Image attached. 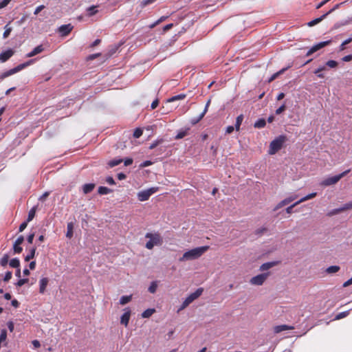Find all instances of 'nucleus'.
<instances>
[{"label": "nucleus", "instance_id": "473e14b6", "mask_svg": "<svg viewBox=\"0 0 352 352\" xmlns=\"http://www.w3.org/2000/svg\"><path fill=\"white\" fill-rule=\"evenodd\" d=\"M122 161L123 160L122 159H118V160L114 159V160L109 161L108 162V165L109 167L113 168L114 166L119 165L121 162H122Z\"/></svg>", "mask_w": 352, "mask_h": 352}, {"label": "nucleus", "instance_id": "412c9836", "mask_svg": "<svg viewBox=\"0 0 352 352\" xmlns=\"http://www.w3.org/2000/svg\"><path fill=\"white\" fill-rule=\"evenodd\" d=\"M155 312V309H147L142 314V317L144 318H148L151 317Z\"/></svg>", "mask_w": 352, "mask_h": 352}, {"label": "nucleus", "instance_id": "c03bdc74", "mask_svg": "<svg viewBox=\"0 0 352 352\" xmlns=\"http://www.w3.org/2000/svg\"><path fill=\"white\" fill-rule=\"evenodd\" d=\"M6 30L3 32V36L4 38H6L10 35V32H12V28L10 27H8V25L5 27Z\"/></svg>", "mask_w": 352, "mask_h": 352}, {"label": "nucleus", "instance_id": "49530a36", "mask_svg": "<svg viewBox=\"0 0 352 352\" xmlns=\"http://www.w3.org/2000/svg\"><path fill=\"white\" fill-rule=\"evenodd\" d=\"M28 278H22V279H19L17 283H16V286L18 287H21L23 286V285H25V283H27L28 282Z\"/></svg>", "mask_w": 352, "mask_h": 352}, {"label": "nucleus", "instance_id": "ea45409f", "mask_svg": "<svg viewBox=\"0 0 352 352\" xmlns=\"http://www.w3.org/2000/svg\"><path fill=\"white\" fill-rule=\"evenodd\" d=\"M163 140L162 139H160V140H157L155 141H154L150 146H149V149L152 150L153 148H155V147H157L159 144H160L161 143L163 142Z\"/></svg>", "mask_w": 352, "mask_h": 352}, {"label": "nucleus", "instance_id": "864d4df0", "mask_svg": "<svg viewBox=\"0 0 352 352\" xmlns=\"http://www.w3.org/2000/svg\"><path fill=\"white\" fill-rule=\"evenodd\" d=\"M156 0H143L141 2L142 7H145L149 4L154 3Z\"/></svg>", "mask_w": 352, "mask_h": 352}, {"label": "nucleus", "instance_id": "2f4dec72", "mask_svg": "<svg viewBox=\"0 0 352 352\" xmlns=\"http://www.w3.org/2000/svg\"><path fill=\"white\" fill-rule=\"evenodd\" d=\"M9 265L10 267L14 268H19L20 267V261L18 258H12L10 263Z\"/></svg>", "mask_w": 352, "mask_h": 352}, {"label": "nucleus", "instance_id": "338daca9", "mask_svg": "<svg viewBox=\"0 0 352 352\" xmlns=\"http://www.w3.org/2000/svg\"><path fill=\"white\" fill-rule=\"evenodd\" d=\"M267 232V228H259V229H257L255 232V233L256 234H262L263 233Z\"/></svg>", "mask_w": 352, "mask_h": 352}, {"label": "nucleus", "instance_id": "20e7f679", "mask_svg": "<svg viewBox=\"0 0 352 352\" xmlns=\"http://www.w3.org/2000/svg\"><path fill=\"white\" fill-rule=\"evenodd\" d=\"M33 62L32 60H30L24 63H22V64H20L19 65H17L16 67L12 68V69H10L8 71H6L4 72H3L1 75H0V80H3L4 78L10 76H12L21 70H23V69H25V67H27L28 66L32 64V63Z\"/></svg>", "mask_w": 352, "mask_h": 352}, {"label": "nucleus", "instance_id": "79ce46f5", "mask_svg": "<svg viewBox=\"0 0 352 352\" xmlns=\"http://www.w3.org/2000/svg\"><path fill=\"white\" fill-rule=\"evenodd\" d=\"M157 287V283L155 282H153L148 287V292L151 294H154L156 292Z\"/></svg>", "mask_w": 352, "mask_h": 352}, {"label": "nucleus", "instance_id": "e433bc0d", "mask_svg": "<svg viewBox=\"0 0 352 352\" xmlns=\"http://www.w3.org/2000/svg\"><path fill=\"white\" fill-rule=\"evenodd\" d=\"M349 311L340 312V313H339L338 314H337L336 316L335 319L336 320H340L342 318H344L346 317L349 315Z\"/></svg>", "mask_w": 352, "mask_h": 352}, {"label": "nucleus", "instance_id": "a211bd4d", "mask_svg": "<svg viewBox=\"0 0 352 352\" xmlns=\"http://www.w3.org/2000/svg\"><path fill=\"white\" fill-rule=\"evenodd\" d=\"M95 188L94 184H86L82 186L83 192L87 194L91 192Z\"/></svg>", "mask_w": 352, "mask_h": 352}, {"label": "nucleus", "instance_id": "f704fd0d", "mask_svg": "<svg viewBox=\"0 0 352 352\" xmlns=\"http://www.w3.org/2000/svg\"><path fill=\"white\" fill-rule=\"evenodd\" d=\"M9 261V255L8 254H4L3 256L0 259V265L2 267H6Z\"/></svg>", "mask_w": 352, "mask_h": 352}, {"label": "nucleus", "instance_id": "4c0bfd02", "mask_svg": "<svg viewBox=\"0 0 352 352\" xmlns=\"http://www.w3.org/2000/svg\"><path fill=\"white\" fill-rule=\"evenodd\" d=\"M338 65V62L336 60H328L326 63V66H327L330 68H336V67H337Z\"/></svg>", "mask_w": 352, "mask_h": 352}, {"label": "nucleus", "instance_id": "dca6fc26", "mask_svg": "<svg viewBox=\"0 0 352 352\" xmlns=\"http://www.w3.org/2000/svg\"><path fill=\"white\" fill-rule=\"evenodd\" d=\"M44 50V48L42 45H39L36 47L32 51L27 54L26 57L30 58L36 56L38 54L41 53Z\"/></svg>", "mask_w": 352, "mask_h": 352}, {"label": "nucleus", "instance_id": "4d7b16f0", "mask_svg": "<svg viewBox=\"0 0 352 352\" xmlns=\"http://www.w3.org/2000/svg\"><path fill=\"white\" fill-rule=\"evenodd\" d=\"M153 164V162L150 160H146L140 164L141 168L149 166Z\"/></svg>", "mask_w": 352, "mask_h": 352}, {"label": "nucleus", "instance_id": "39448f33", "mask_svg": "<svg viewBox=\"0 0 352 352\" xmlns=\"http://www.w3.org/2000/svg\"><path fill=\"white\" fill-rule=\"evenodd\" d=\"M203 288H198L195 292L190 294L182 302L181 307L179 309V311L184 309L187 307L191 302H192L198 298L203 292Z\"/></svg>", "mask_w": 352, "mask_h": 352}, {"label": "nucleus", "instance_id": "f03ea898", "mask_svg": "<svg viewBox=\"0 0 352 352\" xmlns=\"http://www.w3.org/2000/svg\"><path fill=\"white\" fill-rule=\"evenodd\" d=\"M145 237L149 239L146 242L145 247L148 250H152L155 245H161L163 243V239L159 233H146Z\"/></svg>", "mask_w": 352, "mask_h": 352}, {"label": "nucleus", "instance_id": "7c9ffc66", "mask_svg": "<svg viewBox=\"0 0 352 352\" xmlns=\"http://www.w3.org/2000/svg\"><path fill=\"white\" fill-rule=\"evenodd\" d=\"M67 231L66 233V236L69 239H71L73 236V224L72 223H69L67 224Z\"/></svg>", "mask_w": 352, "mask_h": 352}, {"label": "nucleus", "instance_id": "58836bf2", "mask_svg": "<svg viewBox=\"0 0 352 352\" xmlns=\"http://www.w3.org/2000/svg\"><path fill=\"white\" fill-rule=\"evenodd\" d=\"M142 133H143L142 129H141L140 128H137L135 129V131L133 132V137L135 138H139L140 136H142Z\"/></svg>", "mask_w": 352, "mask_h": 352}, {"label": "nucleus", "instance_id": "37998d69", "mask_svg": "<svg viewBox=\"0 0 352 352\" xmlns=\"http://www.w3.org/2000/svg\"><path fill=\"white\" fill-rule=\"evenodd\" d=\"M287 205L285 199L280 201L274 208V211H276L278 209L281 208L282 207Z\"/></svg>", "mask_w": 352, "mask_h": 352}, {"label": "nucleus", "instance_id": "6e6d98bb", "mask_svg": "<svg viewBox=\"0 0 352 352\" xmlns=\"http://www.w3.org/2000/svg\"><path fill=\"white\" fill-rule=\"evenodd\" d=\"M344 211L352 209V201L342 206Z\"/></svg>", "mask_w": 352, "mask_h": 352}, {"label": "nucleus", "instance_id": "f257e3e1", "mask_svg": "<svg viewBox=\"0 0 352 352\" xmlns=\"http://www.w3.org/2000/svg\"><path fill=\"white\" fill-rule=\"evenodd\" d=\"M209 249V246H201L190 250L179 258L180 262L197 259L201 257Z\"/></svg>", "mask_w": 352, "mask_h": 352}, {"label": "nucleus", "instance_id": "a18cd8bd", "mask_svg": "<svg viewBox=\"0 0 352 352\" xmlns=\"http://www.w3.org/2000/svg\"><path fill=\"white\" fill-rule=\"evenodd\" d=\"M204 117V114L201 113L200 116L198 118L191 119L190 123L192 125H195L197 123H198Z\"/></svg>", "mask_w": 352, "mask_h": 352}, {"label": "nucleus", "instance_id": "b1692460", "mask_svg": "<svg viewBox=\"0 0 352 352\" xmlns=\"http://www.w3.org/2000/svg\"><path fill=\"white\" fill-rule=\"evenodd\" d=\"M35 253H36V248H32L30 250L29 254L25 257V261H29L31 259L34 258V257L35 256Z\"/></svg>", "mask_w": 352, "mask_h": 352}, {"label": "nucleus", "instance_id": "0e129e2a", "mask_svg": "<svg viewBox=\"0 0 352 352\" xmlns=\"http://www.w3.org/2000/svg\"><path fill=\"white\" fill-rule=\"evenodd\" d=\"M100 55H101L100 53L91 54L88 56V60H94L95 58L99 57Z\"/></svg>", "mask_w": 352, "mask_h": 352}, {"label": "nucleus", "instance_id": "7ed1b4c3", "mask_svg": "<svg viewBox=\"0 0 352 352\" xmlns=\"http://www.w3.org/2000/svg\"><path fill=\"white\" fill-rule=\"evenodd\" d=\"M287 140V138L285 135H279L278 138L274 139L270 142L269 154L274 155L283 146V144Z\"/></svg>", "mask_w": 352, "mask_h": 352}, {"label": "nucleus", "instance_id": "9d476101", "mask_svg": "<svg viewBox=\"0 0 352 352\" xmlns=\"http://www.w3.org/2000/svg\"><path fill=\"white\" fill-rule=\"evenodd\" d=\"M23 241L24 237L22 235L19 236L15 241L13 245V250L15 254H20L22 252L23 248L21 247V245L23 243Z\"/></svg>", "mask_w": 352, "mask_h": 352}, {"label": "nucleus", "instance_id": "5fc2aeb1", "mask_svg": "<svg viewBox=\"0 0 352 352\" xmlns=\"http://www.w3.org/2000/svg\"><path fill=\"white\" fill-rule=\"evenodd\" d=\"M12 0H2L0 2V9L6 7Z\"/></svg>", "mask_w": 352, "mask_h": 352}, {"label": "nucleus", "instance_id": "5701e85b", "mask_svg": "<svg viewBox=\"0 0 352 352\" xmlns=\"http://www.w3.org/2000/svg\"><path fill=\"white\" fill-rule=\"evenodd\" d=\"M316 195H317L316 192L310 193V194L307 195V196L303 197L302 198H301L300 200H298L297 201L300 204L304 201H306L309 199L314 198L316 196Z\"/></svg>", "mask_w": 352, "mask_h": 352}, {"label": "nucleus", "instance_id": "680f3d73", "mask_svg": "<svg viewBox=\"0 0 352 352\" xmlns=\"http://www.w3.org/2000/svg\"><path fill=\"white\" fill-rule=\"evenodd\" d=\"M159 104V100L157 98L151 103V107L152 109H155L157 107Z\"/></svg>", "mask_w": 352, "mask_h": 352}, {"label": "nucleus", "instance_id": "2eb2a0df", "mask_svg": "<svg viewBox=\"0 0 352 352\" xmlns=\"http://www.w3.org/2000/svg\"><path fill=\"white\" fill-rule=\"evenodd\" d=\"M294 327L287 324L277 325L274 327V332L275 333H279L283 331L292 330Z\"/></svg>", "mask_w": 352, "mask_h": 352}, {"label": "nucleus", "instance_id": "052dcab7", "mask_svg": "<svg viewBox=\"0 0 352 352\" xmlns=\"http://www.w3.org/2000/svg\"><path fill=\"white\" fill-rule=\"evenodd\" d=\"M44 8H45V6H43V5H41V6H38V7L35 9L34 14L35 15H37V14H38L41 10H43Z\"/></svg>", "mask_w": 352, "mask_h": 352}, {"label": "nucleus", "instance_id": "393cba45", "mask_svg": "<svg viewBox=\"0 0 352 352\" xmlns=\"http://www.w3.org/2000/svg\"><path fill=\"white\" fill-rule=\"evenodd\" d=\"M111 190L105 186H100L98 189V192L100 195H107L111 192Z\"/></svg>", "mask_w": 352, "mask_h": 352}, {"label": "nucleus", "instance_id": "c756f323", "mask_svg": "<svg viewBox=\"0 0 352 352\" xmlns=\"http://www.w3.org/2000/svg\"><path fill=\"white\" fill-rule=\"evenodd\" d=\"M186 95L184 94H178L177 96H174L173 97H171L170 99H168V102H174L175 100H183L184 98H186Z\"/></svg>", "mask_w": 352, "mask_h": 352}, {"label": "nucleus", "instance_id": "8fccbe9b", "mask_svg": "<svg viewBox=\"0 0 352 352\" xmlns=\"http://www.w3.org/2000/svg\"><path fill=\"white\" fill-rule=\"evenodd\" d=\"M286 109V105L282 104L279 108L276 110V114L279 115L282 113Z\"/></svg>", "mask_w": 352, "mask_h": 352}, {"label": "nucleus", "instance_id": "72a5a7b5", "mask_svg": "<svg viewBox=\"0 0 352 352\" xmlns=\"http://www.w3.org/2000/svg\"><path fill=\"white\" fill-rule=\"evenodd\" d=\"M342 212H344L342 206L341 208L333 209V210L329 211L327 213V216L332 217V216L338 214H339V213H340Z\"/></svg>", "mask_w": 352, "mask_h": 352}, {"label": "nucleus", "instance_id": "6ab92c4d", "mask_svg": "<svg viewBox=\"0 0 352 352\" xmlns=\"http://www.w3.org/2000/svg\"><path fill=\"white\" fill-rule=\"evenodd\" d=\"M276 262L265 263L263 265H261V266L260 267V270H261V271L267 270L270 269L271 267H274V265H276Z\"/></svg>", "mask_w": 352, "mask_h": 352}, {"label": "nucleus", "instance_id": "4be33fe9", "mask_svg": "<svg viewBox=\"0 0 352 352\" xmlns=\"http://www.w3.org/2000/svg\"><path fill=\"white\" fill-rule=\"evenodd\" d=\"M266 124V121L263 118L258 119L254 124L255 128L261 129L263 128Z\"/></svg>", "mask_w": 352, "mask_h": 352}, {"label": "nucleus", "instance_id": "3c124183", "mask_svg": "<svg viewBox=\"0 0 352 352\" xmlns=\"http://www.w3.org/2000/svg\"><path fill=\"white\" fill-rule=\"evenodd\" d=\"M299 204L298 203V201L295 202L294 204H293L292 205H291L290 206L287 207L286 208V212L287 214H291L292 212V210L293 208L296 206L297 205H298Z\"/></svg>", "mask_w": 352, "mask_h": 352}, {"label": "nucleus", "instance_id": "bf43d9fd", "mask_svg": "<svg viewBox=\"0 0 352 352\" xmlns=\"http://www.w3.org/2000/svg\"><path fill=\"white\" fill-rule=\"evenodd\" d=\"M7 326H8V329H9V331L10 332H12L14 331V322L12 321L8 322Z\"/></svg>", "mask_w": 352, "mask_h": 352}, {"label": "nucleus", "instance_id": "e2e57ef3", "mask_svg": "<svg viewBox=\"0 0 352 352\" xmlns=\"http://www.w3.org/2000/svg\"><path fill=\"white\" fill-rule=\"evenodd\" d=\"M34 236H35V234H34V232L30 233V234L28 236L27 241H28V242L29 243H32Z\"/></svg>", "mask_w": 352, "mask_h": 352}, {"label": "nucleus", "instance_id": "09e8293b", "mask_svg": "<svg viewBox=\"0 0 352 352\" xmlns=\"http://www.w3.org/2000/svg\"><path fill=\"white\" fill-rule=\"evenodd\" d=\"M287 69H283L280 70L278 72L274 74L269 80V82L274 80L276 77H278L280 74L283 73Z\"/></svg>", "mask_w": 352, "mask_h": 352}, {"label": "nucleus", "instance_id": "9b49d317", "mask_svg": "<svg viewBox=\"0 0 352 352\" xmlns=\"http://www.w3.org/2000/svg\"><path fill=\"white\" fill-rule=\"evenodd\" d=\"M131 316V310L129 308L124 309V313L122 314L120 318V323L127 327Z\"/></svg>", "mask_w": 352, "mask_h": 352}, {"label": "nucleus", "instance_id": "bb28decb", "mask_svg": "<svg viewBox=\"0 0 352 352\" xmlns=\"http://www.w3.org/2000/svg\"><path fill=\"white\" fill-rule=\"evenodd\" d=\"M132 296H123L120 299V304L122 305H126L131 300Z\"/></svg>", "mask_w": 352, "mask_h": 352}, {"label": "nucleus", "instance_id": "de8ad7c7", "mask_svg": "<svg viewBox=\"0 0 352 352\" xmlns=\"http://www.w3.org/2000/svg\"><path fill=\"white\" fill-rule=\"evenodd\" d=\"M12 272H10V271L7 272L4 276L3 280L5 282L9 281L12 278Z\"/></svg>", "mask_w": 352, "mask_h": 352}, {"label": "nucleus", "instance_id": "f3484780", "mask_svg": "<svg viewBox=\"0 0 352 352\" xmlns=\"http://www.w3.org/2000/svg\"><path fill=\"white\" fill-rule=\"evenodd\" d=\"M328 16V13H325L322 15L320 17L315 19L308 23V25L312 27L318 23L321 22L324 19H325Z\"/></svg>", "mask_w": 352, "mask_h": 352}, {"label": "nucleus", "instance_id": "13d9d810", "mask_svg": "<svg viewBox=\"0 0 352 352\" xmlns=\"http://www.w3.org/2000/svg\"><path fill=\"white\" fill-rule=\"evenodd\" d=\"M28 221H24V222H23V223L20 225L19 228V231L20 232H23V231L26 228V227H27V226H28Z\"/></svg>", "mask_w": 352, "mask_h": 352}, {"label": "nucleus", "instance_id": "69168bd1", "mask_svg": "<svg viewBox=\"0 0 352 352\" xmlns=\"http://www.w3.org/2000/svg\"><path fill=\"white\" fill-rule=\"evenodd\" d=\"M106 182L110 185H114L116 184L115 180L112 177H107L106 178Z\"/></svg>", "mask_w": 352, "mask_h": 352}, {"label": "nucleus", "instance_id": "774afa93", "mask_svg": "<svg viewBox=\"0 0 352 352\" xmlns=\"http://www.w3.org/2000/svg\"><path fill=\"white\" fill-rule=\"evenodd\" d=\"M101 43V39H96L95 40L91 45H90V47L93 48L97 45H98L100 43Z\"/></svg>", "mask_w": 352, "mask_h": 352}, {"label": "nucleus", "instance_id": "0eeeda50", "mask_svg": "<svg viewBox=\"0 0 352 352\" xmlns=\"http://www.w3.org/2000/svg\"><path fill=\"white\" fill-rule=\"evenodd\" d=\"M158 190V187H152L148 189L140 191L138 193V200L144 201L149 199V197Z\"/></svg>", "mask_w": 352, "mask_h": 352}, {"label": "nucleus", "instance_id": "ddd939ff", "mask_svg": "<svg viewBox=\"0 0 352 352\" xmlns=\"http://www.w3.org/2000/svg\"><path fill=\"white\" fill-rule=\"evenodd\" d=\"M14 54V51L12 50H8L5 52H3L0 54V61L1 63L6 62L10 58H11Z\"/></svg>", "mask_w": 352, "mask_h": 352}, {"label": "nucleus", "instance_id": "603ef678", "mask_svg": "<svg viewBox=\"0 0 352 352\" xmlns=\"http://www.w3.org/2000/svg\"><path fill=\"white\" fill-rule=\"evenodd\" d=\"M296 198H297V195H291L284 199L286 201L287 204H289V203H291L292 201L295 200Z\"/></svg>", "mask_w": 352, "mask_h": 352}, {"label": "nucleus", "instance_id": "c85d7f7f", "mask_svg": "<svg viewBox=\"0 0 352 352\" xmlns=\"http://www.w3.org/2000/svg\"><path fill=\"white\" fill-rule=\"evenodd\" d=\"M36 207H33L30 209V210L28 212V219H27L28 222L32 221L34 219V217H35V214H36Z\"/></svg>", "mask_w": 352, "mask_h": 352}, {"label": "nucleus", "instance_id": "aec40b11", "mask_svg": "<svg viewBox=\"0 0 352 352\" xmlns=\"http://www.w3.org/2000/svg\"><path fill=\"white\" fill-rule=\"evenodd\" d=\"M243 120V114H241L236 117L235 127H234L236 131H239L240 130V126L241 125Z\"/></svg>", "mask_w": 352, "mask_h": 352}, {"label": "nucleus", "instance_id": "1a4fd4ad", "mask_svg": "<svg viewBox=\"0 0 352 352\" xmlns=\"http://www.w3.org/2000/svg\"><path fill=\"white\" fill-rule=\"evenodd\" d=\"M331 43V41L329 40V41H323V42H320L316 45H314V46H312L309 50L308 52H307L306 54V56H311V54H313L314 52H317L318 50L322 49V47L329 45L330 43Z\"/></svg>", "mask_w": 352, "mask_h": 352}, {"label": "nucleus", "instance_id": "a878e982", "mask_svg": "<svg viewBox=\"0 0 352 352\" xmlns=\"http://www.w3.org/2000/svg\"><path fill=\"white\" fill-rule=\"evenodd\" d=\"M340 267L338 265H332L326 269V272L328 274H334L340 270Z\"/></svg>", "mask_w": 352, "mask_h": 352}, {"label": "nucleus", "instance_id": "f8f14e48", "mask_svg": "<svg viewBox=\"0 0 352 352\" xmlns=\"http://www.w3.org/2000/svg\"><path fill=\"white\" fill-rule=\"evenodd\" d=\"M73 26L71 24L61 25L58 30L63 36L68 35L72 30Z\"/></svg>", "mask_w": 352, "mask_h": 352}, {"label": "nucleus", "instance_id": "4468645a", "mask_svg": "<svg viewBox=\"0 0 352 352\" xmlns=\"http://www.w3.org/2000/svg\"><path fill=\"white\" fill-rule=\"evenodd\" d=\"M48 283H49V278L47 277L42 278L39 280V293L40 294L45 293V292L46 290V287L48 285Z\"/></svg>", "mask_w": 352, "mask_h": 352}, {"label": "nucleus", "instance_id": "6e6552de", "mask_svg": "<svg viewBox=\"0 0 352 352\" xmlns=\"http://www.w3.org/2000/svg\"><path fill=\"white\" fill-rule=\"evenodd\" d=\"M270 273H263L252 277L250 283L254 285H262L266 280Z\"/></svg>", "mask_w": 352, "mask_h": 352}, {"label": "nucleus", "instance_id": "c9c22d12", "mask_svg": "<svg viewBox=\"0 0 352 352\" xmlns=\"http://www.w3.org/2000/svg\"><path fill=\"white\" fill-rule=\"evenodd\" d=\"M188 130H189V129H187L186 130L179 131L175 136V139L179 140V139H182L183 138H184L186 135H188Z\"/></svg>", "mask_w": 352, "mask_h": 352}, {"label": "nucleus", "instance_id": "a19ab883", "mask_svg": "<svg viewBox=\"0 0 352 352\" xmlns=\"http://www.w3.org/2000/svg\"><path fill=\"white\" fill-rule=\"evenodd\" d=\"M88 11V15L89 16H93L96 14L98 12V10H96V6H91L87 9Z\"/></svg>", "mask_w": 352, "mask_h": 352}, {"label": "nucleus", "instance_id": "423d86ee", "mask_svg": "<svg viewBox=\"0 0 352 352\" xmlns=\"http://www.w3.org/2000/svg\"><path fill=\"white\" fill-rule=\"evenodd\" d=\"M350 171H351V170L348 169L338 175L328 177V178L324 179L321 182V185H322L324 186H329L331 185H333V184L338 183L343 177L346 175Z\"/></svg>", "mask_w": 352, "mask_h": 352}, {"label": "nucleus", "instance_id": "cd10ccee", "mask_svg": "<svg viewBox=\"0 0 352 352\" xmlns=\"http://www.w3.org/2000/svg\"><path fill=\"white\" fill-rule=\"evenodd\" d=\"M325 69H326L325 66H321L314 71V74H316L318 78H323L324 77V76L322 73V72L324 71Z\"/></svg>", "mask_w": 352, "mask_h": 352}]
</instances>
